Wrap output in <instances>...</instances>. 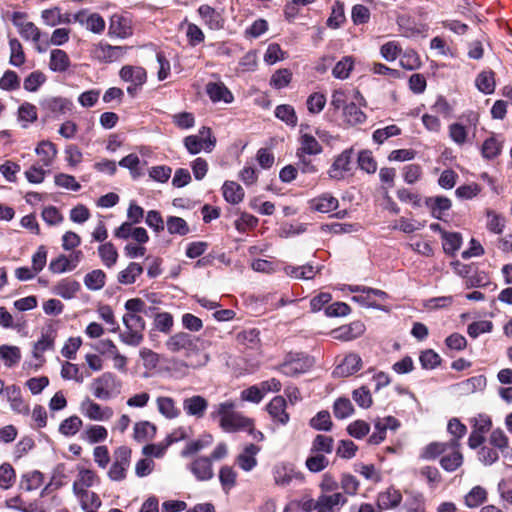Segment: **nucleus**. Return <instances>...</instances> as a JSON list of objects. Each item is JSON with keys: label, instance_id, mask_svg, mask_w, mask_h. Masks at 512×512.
Segmentation results:
<instances>
[{"label": "nucleus", "instance_id": "obj_27", "mask_svg": "<svg viewBox=\"0 0 512 512\" xmlns=\"http://www.w3.org/2000/svg\"><path fill=\"white\" fill-rule=\"evenodd\" d=\"M199 16L211 30H219L223 27L221 14L213 7L203 4L197 10Z\"/></svg>", "mask_w": 512, "mask_h": 512}, {"label": "nucleus", "instance_id": "obj_3", "mask_svg": "<svg viewBox=\"0 0 512 512\" xmlns=\"http://www.w3.org/2000/svg\"><path fill=\"white\" fill-rule=\"evenodd\" d=\"M235 402L227 400L214 405L210 413L212 420H218L219 426L228 433L248 431L254 433V420L235 410Z\"/></svg>", "mask_w": 512, "mask_h": 512}, {"label": "nucleus", "instance_id": "obj_44", "mask_svg": "<svg viewBox=\"0 0 512 512\" xmlns=\"http://www.w3.org/2000/svg\"><path fill=\"white\" fill-rule=\"evenodd\" d=\"M447 441L446 442H431L426 445L419 457L423 460H435L439 456H443L447 452Z\"/></svg>", "mask_w": 512, "mask_h": 512}, {"label": "nucleus", "instance_id": "obj_22", "mask_svg": "<svg viewBox=\"0 0 512 512\" xmlns=\"http://www.w3.org/2000/svg\"><path fill=\"white\" fill-rule=\"evenodd\" d=\"M402 502V494L394 487H389L377 496V507L380 510L394 509Z\"/></svg>", "mask_w": 512, "mask_h": 512}, {"label": "nucleus", "instance_id": "obj_53", "mask_svg": "<svg viewBox=\"0 0 512 512\" xmlns=\"http://www.w3.org/2000/svg\"><path fill=\"white\" fill-rule=\"evenodd\" d=\"M487 499V491L481 486L473 487L465 496V505L469 508H476Z\"/></svg>", "mask_w": 512, "mask_h": 512}, {"label": "nucleus", "instance_id": "obj_30", "mask_svg": "<svg viewBox=\"0 0 512 512\" xmlns=\"http://www.w3.org/2000/svg\"><path fill=\"white\" fill-rule=\"evenodd\" d=\"M300 147L296 155H318L322 152V146L319 141L308 133H302L299 137Z\"/></svg>", "mask_w": 512, "mask_h": 512}, {"label": "nucleus", "instance_id": "obj_43", "mask_svg": "<svg viewBox=\"0 0 512 512\" xmlns=\"http://www.w3.org/2000/svg\"><path fill=\"white\" fill-rule=\"evenodd\" d=\"M334 440L331 436L318 434L311 444V453L330 454L333 451Z\"/></svg>", "mask_w": 512, "mask_h": 512}, {"label": "nucleus", "instance_id": "obj_34", "mask_svg": "<svg viewBox=\"0 0 512 512\" xmlns=\"http://www.w3.org/2000/svg\"><path fill=\"white\" fill-rule=\"evenodd\" d=\"M158 412L167 419H175L180 416L181 411L176 405V401L168 396H159L156 398Z\"/></svg>", "mask_w": 512, "mask_h": 512}, {"label": "nucleus", "instance_id": "obj_8", "mask_svg": "<svg viewBox=\"0 0 512 512\" xmlns=\"http://www.w3.org/2000/svg\"><path fill=\"white\" fill-rule=\"evenodd\" d=\"M131 449L120 446L114 451V461L108 471V477L112 481H121L126 477V471L130 465Z\"/></svg>", "mask_w": 512, "mask_h": 512}, {"label": "nucleus", "instance_id": "obj_29", "mask_svg": "<svg viewBox=\"0 0 512 512\" xmlns=\"http://www.w3.org/2000/svg\"><path fill=\"white\" fill-rule=\"evenodd\" d=\"M397 24L401 35L407 38L423 35L428 30L427 25L417 24L404 16L397 19Z\"/></svg>", "mask_w": 512, "mask_h": 512}, {"label": "nucleus", "instance_id": "obj_33", "mask_svg": "<svg viewBox=\"0 0 512 512\" xmlns=\"http://www.w3.org/2000/svg\"><path fill=\"white\" fill-rule=\"evenodd\" d=\"M490 446L497 449L504 457L512 456V449L509 445V438L500 428L494 429L489 436Z\"/></svg>", "mask_w": 512, "mask_h": 512}, {"label": "nucleus", "instance_id": "obj_23", "mask_svg": "<svg viewBox=\"0 0 512 512\" xmlns=\"http://www.w3.org/2000/svg\"><path fill=\"white\" fill-rule=\"evenodd\" d=\"M339 201L330 193H323L309 201L311 210L320 213H329L338 208Z\"/></svg>", "mask_w": 512, "mask_h": 512}, {"label": "nucleus", "instance_id": "obj_18", "mask_svg": "<svg viewBox=\"0 0 512 512\" xmlns=\"http://www.w3.org/2000/svg\"><path fill=\"white\" fill-rule=\"evenodd\" d=\"M362 367V359L357 353H349L333 371L335 376L348 377L359 371Z\"/></svg>", "mask_w": 512, "mask_h": 512}, {"label": "nucleus", "instance_id": "obj_20", "mask_svg": "<svg viewBox=\"0 0 512 512\" xmlns=\"http://www.w3.org/2000/svg\"><path fill=\"white\" fill-rule=\"evenodd\" d=\"M205 91L214 103L223 101L229 104L234 100L233 94L223 82H209L206 84Z\"/></svg>", "mask_w": 512, "mask_h": 512}, {"label": "nucleus", "instance_id": "obj_55", "mask_svg": "<svg viewBox=\"0 0 512 512\" xmlns=\"http://www.w3.org/2000/svg\"><path fill=\"white\" fill-rule=\"evenodd\" d=\"M10 47V64L16 67H20L25 63L26 57L23 51L22 44L16 38H12L9 40Z\"/></svg>", "mask_w": 512, "mask_h": 512}, {"label": "nucleus", "instance_id": "obj_50", "mask_svg": "<svg viewBox=\"0 0 512 512\" xmlns=\"http://www.w3.org/2000/svg\"><path fill=\"white\" fill-rule=\"evenodd\" d=\"M275 116L281 121L285 122L288 126L295 127L298 122L293 106L288 104H281L275 108Z\"/></svg>", "mask_w": 512, "mask_h": 512}, {"label": "nucleus", "instance_id": "obj_5", "mask_svg": "<svg viewBox=\"0 0 512 512\" xmlns=\"http://www.w3.org/2000/svg\"><path fill=\"white\" fill-rule=\"evenodd\" d=\"M90 387L93 395L97 399L108 400L119 392L121 382L117 379L115 374L105 372L93 379Z\"/></svg>", "mask_w": 512, "mask_h": 512}, {"label": "nucleus", "instance_id": "obj_61", "mask_svg": "<svg viewBox=\"0 0 512 512\" xmlns=\"http://www.w3.org/2000/svg\"><path fill=\"white\" fill-rule=\"evenodd\" d=\"M476 86L477 88L485 93L491 94L495 89V80L493 72H481L476 78Z\"/></svg>", "mask_w": 512, "mask_h": 512}, {"label": "nucleus", "instance_id": "obj_26", "mask_svg": "<svg viewBox=\"0 0 512 512\" xmlns=\"http://www.w3.org/2000/svg\"><path fill=\"white\" fill-rule=\"evenodd\" d=\"M80 283L72 278H64L53 287V293L63 299H72L80 291Z\"/></svg>", "mask_w": 512, "mask_h": 512}, {"label": "nucleus", "instance_id": "obj_38", "mask_svg": "<svg viewBox=\"0 0 512 512\" xmlns=\"http://www.w3.org/2000/svg\"><path fill=\"white\" fill-rule=\"evenodd\" d=\"M109 31L118 37L125 38L131 34V27L127 18L114 14L110 20Z\"/></svg>", "mask_w": 512, "mask_h": 512}, {"label": "nucleus", "instance_id": "obj_24", "mask_svg": "<svg viewBox=\"0 0 512 512\" xmlns=\"http://www.w3.org/2000/svg\"><path fill=\"white\" fill-rule=\"evenodd\" d=\"M120 78L125 82L134 85H144L147 80V73L143 67L125 65L119 72Z\"/></svg>", "mask_w": 512, "mask_h": 512}, {"label": "nucleus", "instance_id": "obj_62", "mask_svg": "<svg viewBox=\"0 0 512 512\" xmlns=\"http://www.w3.org/2000/svg\"><path fill=\"white\" fill-rule=\"evenodd\" d=\"M16 480L15 470L9 463H3L0 466V488H11Z\"/></svg>", "mask_w": 512, "mask_h": 512}, {"label": "nucleus", "instance_id": "obj_1", "mask_svg": "<svg viewBox=\"0 0 512 512\" xmlns=\"http://www.w3.org/2000/svg\"><path fill=\"white\" fill-rule=\"evenodd\" d=\"M165 347L171 353L182 355V365L187 368L202 367L209 360L208 355L199 348V338L186 332L170 336L165 342Z\"/></svg>", "mask_w": 512, "mask_h": 512}, {"label": "nucleus", "instance_id": "obj_63", "mask_svg": "<svg viewBox=\"0 0 512 512\" xmlns=\"http://www.w3.org/2000/svg\"><path fill=\"white\" fill-rule=\"evenodd\" d=\"M44 482V475L39 471H32L23 476L22 488L26 491L38 489Z\"/></svg>", "mask_w": 512, "mask_h": 512}, {"label": "nucleus", "instance_id": "obj_58", "mask_svg": "<svg viewBox=\"0 0 512 512\" xmlns=\"http://www.w3.org/2000/svg\"><path fill=\"white\" fill-rule=\"evenodd\" d=\"M107 437L108 431L101 425H90L84 432V439L91 444L102 442L106 440Z\"/></svg>", "mask_w": 512, "mask_h": 512}, {"label": "nucleus", "instance_id": "obj_47", "mask_svg": "<svg viewBox=\"0 0 512 512\" xmlns=\"http://www.w3.org/2000/svg\"><path fill=\"white\" fill-rule=\"evenodd\" d=\"M487 216V229L495 234H501L504 231L506 220L502 214L497 213L494 210L488 209L486 211Z\"/></svg>", "mask_w": 512, "mask_h": 512}, {"label": "nucleus", "instance_id": "obj_52", "mask_svg": "<svg viewBox=\"0 0 512 512\" xmlns=\"http://www.w3.org/2000/svg\"><path fill=\"white\" fill-rule=\"evenodd\" d=\"M167 230L171 235L177 234L180 236H185L190 232V228L187 222L177 216H169L166 220Z\"/></svg>", "mask_w": 512, "mask_h": 512}, {"label": "nucleus", "instance_id": "obj_49", "mask_svg": "<svg viewBox=\"0 0 512 512\" xmlns=\"http://www.w3.org/2000/svg\"><path fill=\"white\" fill-rule=\"evenodd\" d=\"M106 274L101 269H95L84 277V284L89 290H100L105 286Z\"/></svg>", "mask_w": 512, "mask_h": 512}, {"label": "nucleus", "instance_id": "obj_21", "mask_svg": "<svg viewBox=\"0 0 512 512\" xmlns=\"http://www.w3.org/2000/svg\"><path fill=\"white\" fill-rule=\"evenodd\" d=\"M287 402L284 397L276 396L267 405V411L272 419L282 425L289 421V414L286 412Z\"/></svg>", "mask_w": 512, "mask_h": 512}, {"label": "nucleus", "instance_id": "obj_51", "mask_svg": "<svg viewBox=\"0 0 512 512\" xmlns=\"http://www.w3.org/2000/svg\"><path fill=\"white\" fill-rule=\"evenodd\" d=\"M83 422L80 417L73 415L64 419L59 425V432L67 437L77 434L82 427Z\"/></svg>", "mask_w": 512, "mask_h": 512}, {"label": "nucleus", "instance_id": "obj_37", "mask_svg": "<svg viewBox=\"0 0 512 512\" xmlns=\"http://www.w3.org/2000/svg\"><path fill=\"white\" fill-rule=\"evenodd\" d=\"M344 121L351 125H359L366 122V114L353 102L344 107L343 110Z\"/></svg>", "mask_w": 512, "mask_h": 512}, {"label": "nucleus", "instance_id": "obj_17", "mask_svg": "<svg viewBox=\"0 0 512 512\" xmlns=\"http://www.w3.org/2000/svg\"><path fill=\"white\" fill-rule=\"evenodd\" d=\"M209 406L208 400L201 395H193L183 400V409L188 416L201 419Z\"/></svg>", "mask_w": 512, "mask_h": 512}, {"label": "nucleus", "instance_id": "obj_15", "mask_svg": "<svg viewBox=\"0 0 512 512\" xmlns=\"http://www.w3.org/2000/svg\"><path fill=\"white\" fill-rule=\"evenodd\" d=\"M24 15L25 13L22 12H14L12 22L18 28L23 39L38 43L41 38V31L33 22H24Z\"/></svg>", "mask_w": 512, "mask_h": 512}, {"label": "nucleus", "instance_id": "obj_64", "mask_svg": "<svg viewBox=\"0 0 512 512\" xmlns=\"http://www.w3.org/2000/svg\"><path fill=\"white\" fill-rule=\"evenodd\" d=\"M401 52L402 48L397 41H388L380 47L381 56L389 62L396 60Z\"/></svg>", "mask_w": 512, "mask_h": 512}, {"label": "nucleus", "instance_id": "obj_16", "mask_svg": "<svg viewBox=\"0 0 512 512\" xmlns=\"http://www.w3.org/2000/svg\"><path fill=\"white\" fill-rule=\"evenodd\" d=\"M5 396L13 412L25 416L29 415V404L23 399L19 386H7L5 389Z\"/></svg>", "mask_w": 512, "mask_h": 512}, {"label": "nucleus", "instance_id": "obj_31", "mask_svg": "<svg viewBox=\"0 0 512 512\" xmlns=\"http://www.w3.org/2000/svg\"><path fill=\"white\" fill-rule=\"evenodd\" d=\"M71 66V61L66 53L62 49H53L50 52L49 68L53 72L64 73Z\"/></svg>", "mask_w": 512, "mask_h": 512}, {"label": "nucleus", "instance_id": "obj_12", "mask_svg": "<svg viewBox=\"0 0 512 512\" xmlns=\"http://www.w3.org/2000/svg\"><path fill=\"white\" fill-rule=\"evenodd\" d=\"M82 414L93 421H107L113 416L112 408L101 406L90 399H85L80 406Z\"/></svg>", "mask_w": 512, "mask_h": 512}, {"label": "nucleus", "instance_id": "obj_41", "mask_svg": "<svg viewBox=\"0 0 512 512\" xmlns=\"http://www.w3.org/2000/svg\"><path fill=\"white\" fill-rule=\"evenodd\" d=\"M157 431V427L149 421H140L134 425V439L138 442L152 439Z\"/></svg>", "mask_w": 512, "mask_h": 512}, {"label": "nucleus", "instance_id": "obj_2", "mask_svg": "<svg viewBox=\"0 0 512 512\" xmlns=\"http://www.w3.org/2000/svg\"><path fill=\"white\" fill-rule=\"evenodd\" d=\"M77 475L73 481L72 491L84 512H97L102 501L97 493L90 490L100 483L97 473L88 468L78 467Z\"/></svg>", "mask_w": 512, "mask_h": 512}, {"label": "nucleus", "instance_id": "obj_9", "mask_svg": "<svg viewBox=\"0 0 512 512\" xmlns=\"http://www.w3.org/2000/svg\"><path fill=\"white\" fill-rule=\"evenodd\" d=\"M274 483L280 487H286L296 480L303 482L305 477L302 472L297 471L293 464L281 462L276 464L272 469Z\"/></svg>", "mask_w": 512, "mask_h": 512}, {"label": "nucleus", "instance_id": "obj_54", "mask_svg": "<svg viewBox=\"0 0 512 512\" xmlns=\"http://www.w3.org/2000/svg\"><path fill=\"white\" fill-rule=\"evenodd\" d=\"M329 465V460L324 454L311 453L305 461L306 468L312 473H318L326 469Z\"/></svg>", "mask_w": 512, "mask_h": 512}, {"label": "nucleus", "instance_id": "obj_28", "mask_svg": "<svg viewBox=\"0 0 512 512\" xmlns=\"http://www.w3.org/2000/svg\"><path fill=\"white\" fill-rule=\"evenodd\" d=\"M36 154L39 156V164L44 167H49L53 164L58 150L54 143L45 140L41 141L35 149Z\"/></svg>", "mask_w": 512, "mask_h": 512}, {"label": "nucleus", "instance_id": "obj_14", "mask_svg": "<svg viewBox=\"0 0 512 512\" xmlns=\"http://www.w3.org/2000/svg\"><path fill=\"white\" fill-rule=\"evenodd\" d=\"M126 47L112 46L107 43H99L93 50V57L100 62L111 63L121 59L126 53Z\"/></svg>", "mask_w": 512, "mask_h": 512}, {"label": "nucleus", "instance_id": "obj_45", "mask_svg": "<svg viewBox=\"0 0 512 512\" xmlns=\"http://www.w3.org/2000/svg\"><path fill=\"white\" fill-rule=\"evenodd\" d=\"M98 254L103 264L111 268L118 260V252L111 242L104 243L98 247Z\"/></svg>", "mask_w": 512, "mask_h": 512}, {"label": "nucleus", "instance_id": "obj_19", "mask_svg": "<svg viewBox=\"0 0 512 512\" xmlns=\"http://www.w3.org/2000/svg\"><path fill=\"white\" fill-rule=\"evenodd\" d=\"M189 470L199 481H208L213 478V466L209 457H197L190 465Z\"/></svg>", "mask_w": 512, "mask_h": 512}, {"label": "nucleus", "instance_id": "obj_59", "mask_svg": "<svg viewBox=\"0 0 512 512\" xmlns=\"http://www.w3.org/2000/svg\"><path fill=\"white\" fill-rule=\"evenodd\" d=\"M237 473L230 466H223L219 471V480L225 492H229L236 485Z\"/></svg>", "mask_w": 512, "mask_h": 512}, {"label": "nucleus", "instance_id": "obj_40", "mask_svg": "<svg viewBox=\"0 0 512 512\" xmlns=\"http://www.w3.org/2000/svg\"><path fill=\"white\" fill-rule=\"evenodd\" d=\"M143 273V267L136 262H131L129 265L118 274V282L124 285L135 283L136 279Z\"/></svg>", "mask_w": 512, "mask_h": 512}, {"label": "nucleus", "instance_id": "obj_60", "mask_svg": "<svg viewBox=\"0 0 512 512\" xmlns=\"http://www.w3.org/2000/svg\"><path fill=\"white\" fill-rule=\"evenodd\" d=\"M333 412L336 418L345 419L354 412V407L348 398H338L333 406Z\"/></svg>", "mask_w": 512, "mask_h": 512}, {"label": "nucleus", "instance_id": "obj_57", "mask_svg": "<svg viewBox=\"0 0 512 512\" xmlns=\"http://www.w3.org/2000/svg\"><path fill=\"white\" fill-rule=\"evenodd\" d=\"M213 442L212 435H206L203 438L190 441L186 444L185 448L182 451V456L187 457L189 455L195 454L202 449L210 446Z\"/></svg>", "mask_w": 512, "mask_h": 512}, {"label": "nucleus", "instance_id": "obj_4", "mask_svg": "<svg viewBox=\"0 0 512 512\" xmlns=\"http://www.w3.org/2000/svg\"><path fill=\"white\" fill-rule=\"evenodd\" d=\"M125 330L120 333V339L129 346H139L144 339L145 320L134 313H126L123 316Z\"/></svg>", "mask_w": 512, "mask_h": 512}, {"label": "nucleus", "instance_id": "obj_56", "mask_svg": "<svg viewBox=\"0 0 512 512\" xmlns=\"http://www.w3.org/2000/svg\"><path fill=\"white\" fill-rule=\"evenodd\" d=\"M354 66V60L351 56H345L336 63L332 70V75L337 79H346Z\"/></svg>", "mask_w": 512, "mask_h": 512}, {"label": "nucleus", "instance_id": "obj_48", "mask_svg": "<svg viewBox=\"0 0 512 512\" xmlns=\"http://www.w3.org/2000/svg\"><path fill=\"white\" fill-rule=\"evenodd\" d=\"M0 358L4 361L5 366L11 368L21 359L20 349L17 346L1 345Z\"/></svg>", "mask_w": 512, "mask_h": 512}, {"label": "nucleus", "instance_id": "obj_25", "mask_svg": "<svg viewBox=\"0 0 512 512\" xmlns=\"http://www.w3.org/2000/svg\"><path fill=\"white\" fill-rule=\"evenodd\" d=\"M260 447L255 444L245 446L243 452L236 458L238 466L244 471H251L257 465L256 455L259 453Z\"/></svg>", "mask_w": 512, "mask_h": 512}, {"label": "nucleus", "instance_id": "obj_13", "mask_svg": "<svg viewBox=\"0 0 512 512\" xmlns=\"http://www.w3.org/2000/svg\"><path fill=\"white\" fill-rule=\"evenodd\" d=\"M352 156V148L346 149L339 154L328 170L329 177L335 180L344 179L346 173L351 170Z\"/></svg>", "mask_w": 512, "mask_h": 512}, {"label": "nucleus", "instance_id": "obj_32", "mask_svg": "<svg viewBox=\"0 0 512 512\" xmlns=\"http://www.w3.org/2000/svg\"><path fill=\"white\" fill-rule=\"evenodd\" d=\"M425 205L431 210V214L436 219H442V216L451 208V200L444 196L427 197Z\"/></svg>", "mask_w": 512, "mask_h": 512}, {"label": "nucleus", "instance_id": "obj_46", "mask_svg": "<svg viewBox=\"0 0 512 512\" xmlns=\"http://www.w3.org/2000/svg\"><path fill=\"white\" fill-rule=\"evenodd\" d=\"M442 246L446 254L454 255L459 250L462 237L457 232H443L442 233Z\"/></svg>", "mask_w": 512, "mask_h": 512}, {"label": "nucleus", "instance_id": "obj_42", "mask_svg": "<svg viewBox=\"0 0 512 512\" xmlns=\"http://www.w3.org/2000/svg\"><path fill=\"white\" fill-rule=\"evenodd\" d=\"M55 336L52 332L43 333L41 338L34 344L33 356L40 361H43V354L53 349Z\"/></svg>", "mask_w": 512, "mask_h": 512}, {"label": "nucleus", "instance_id": "obj_10", "mask_svg": "<svg viewBox=\"0 0 512 512\" xmlns=\"http://www.w3.org/2000/svg\"><path fill=\"white\" fill-rule=\"evenodd\" d=\"M447 452L440 458V466L446 472H454L463 465L464 456L461 452V443L447 442Z\"/></svg>", "mask_w": 512, "mask_h": 512}, {"label": "nucleus", "instance_id": "obj_7", "mask_svg": "<svg viewBox=\"0 0 512 512\" xmlns=\"http://www.w3.org/2000/svg\"><path fill=\"white\" fill-rule=\"evenodd\" d=\"M215 143L216 139L212 136L211 129L205 126L200 129L199 135H190L184 139V145L191 154H198L202 149L211 151Z\"/></svg>", "mask_w": 512, "mask_h": 512}, {"label": "nucleus", "instance_id": "obj_11", "mask_svg": "<svg viewBox=\"0 0 512 512\" xmlns=\"http://www.w3.org/2000/svg\"><path fill=\"white\" fill-rule=\"evenodd\" d=\"M40 105L43 110L54 117L69 114L74 108L70 99L61 96L45 98L41 101Z\"/></svg>", "mask_w": 512, "mask_h": 512}, {"label": "nucleus", "instance_id": "obj_39", "mask_svg": "<svg viewBox=\"0 0 512 512\" xmlns=\"http://www.w3.org/2000/svg\"><path fill=\"white\" fill-rule=\"evenodd\" d=\"M222 190L225 200L231 204H238L244 198L243 188L234 181H226Z\"/></svg>", "mask_w": 512, "mask_h": 512}, {"label": "nucleus", "instance_id": "obj_35", "mask_svg": "<svg viewBox=\"0 0 512 512\" xmlns=\"http://www.w3.org/2000/svg\"><path fill=\"white\" fill-rule=\"evenodd\" d=\"M503 147V140L498 135L492 134L482 144L481 154L485 159H494L500 155Z\"/></svg>", "mask_w": 512, "mask_h": 512}, {"label": "nucleus", "instance_id": "obj_36", "mask_svg": "<svg viewBox=\"0 0 512 512\" xmlns=\"http://www.w3.org/2000/svg\"><path fill=\"white\" fill-rule=\"evenodd\" d=\"M284 271L286 275L298 280L313 279L317 273V270L312 265L309 264L302 266L286 265L284 267Z\"/></svg>", "mask_w": 512, "mask_h": 512}, {"label": "nucleus", "instance_id": "obj_6", "mask_svg": "<svg viewBox=\"0 0 512 512\" xmlns=\"http://www.w3.org/2000/svg\"><path fill=\"white\" fill-rule=\"evenodd\" d=\"M313 365L311 358L301 352H289L285 355L279 370L286 376H295L308 371Z\"/></svg>", "mask_w": 512, "mask_h": 512}]
</instances>
